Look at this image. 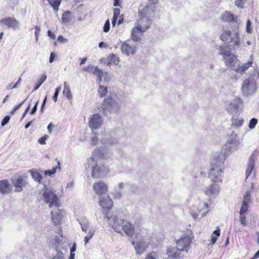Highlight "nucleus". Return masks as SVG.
Returning a JSON list of instances; mask_svg holds the SVG:
<instances>
[{
	"instance_id": "obj_22",
	"label": "nucleus",
	"mask_w": 259,
	"mask_h": 259,
	"mask_svg": "<svg viewBox=\"0 0 259 259\" xmlns=\"http://www.w3.org/2000/svg\"><path fill=\"white\" fill-rule=\"evenodd\" d=\"M122 231H123L128 236L132 237L135 233V227L132 224L124 220V224L122 226Z\"/></svg>"
},
{
	"instance_id": "obj_3",
	"label": "nucleus",
	"mask_w": 259,
	"mask_h": 259,
	"mask_svg": "<svg viewBox=\"0 0 259 259\" xmlns=\"http://www.w3.org/2000/svg\"><path fill=\"white\" fill-rule=\"evenodd\" d=\"M155 10L154 6L147 5L143 10H139V19L137 21L136 25L142 29L143 31H146L148 29L152 24Z\"/></svg>"
},
{
	"instance_id": "obj_16",
	"label": "nucleus",
	"mask_w": 259,
	"mask_h": 259,
	"mask_svg": "<svg viewBox=\"0 0 259 259\" xmlns=\"http://www.w3.org/2000/svg\"><path fill=\"white\" fill-rule=\"evenodd\" d=\"M179 251L177 247L168 246L167 248L166 255L169 259H184V255Z\"/></svg>"
},
{
	"instance_id": "obj_43",
	"label": "nucleus",
	"mask_w": 259,
	"mask_h": 259,
	"mask_svg": "<svg viewBox=\"0 0 259 259\" xmlns=\"http://www.w3.org/2000/svg\"><path fill=\"white\" fill-rule=\"evenodd\" d=\"M246 212H241V209L240 210V218H239V221L240 222V224L243 226H246L247 225V220L246 217L244 215L245 213Z\"/></svg>"
},
{
	"instance_id": "obj_30",
	"label": "nucleus",
	"mask_w": 259,
	"mask_h": 259,
	"mask_svg": "<svg viewBox=\"0 0 259 259\" xmlns=\"http://www.w3.org/2000/svg\"><path fill=\"white\" fill-rule=\"evenodd\" d=\"M224 61L227 66H231L233 69L235 64L237 61V57L233 54H231L228 56H225L224 58Z\"/></svg>"
},
{
	"instance_id": "obj_1",
	"label": "nucleus",
	"mask_w": 259,
	"mask_h": 259,
	"mask_svg": "<svg viewBox=\"0 0 259 259\" xmlns=\"http://www.w3.org/2000/svg\"><path fill=\"white\" fill-rule=\"evenodd\" d=\"M222 19L225 21L234 22L235 24L233 26L232 32L230 30H225L221 35V39L225 43L232 44L233 45L239 47L240 45V38L239 37V23L238 17L229 12H225L222 15Z\"/></svg>"
},
{
	"instance_id": "obj_37",
	"label": "nucleus",
	"mask_w": 259,
	"mask_h": 259,
	"mask_svg": "<svg viewBox=\"0 0 259 259\" xmlns=\"http://www.w3.org/2000/svg\"><path fill=\"white\" fill-rule=\"evenodd\" d=\"M64 96H66L69 100L72 99V96L69 86L66 82H64V89L63 91Z\"/></svg>"
},
{
	"instance_id": "obj_59",
	"label": "nucleus",
	"mask_w": 259,
	"mask_h": 259,
	"mask_svg": "<svg viewBox=\"0 0 259 259\" xmlns=\"http://www.w3.org/2000/svg\"><path fill=\"white\" fill-rule=\"evenodd\" d=\"M49 138L48 136L45 135V136L40 138L38 140V142L41 145H44L46 144V141Z\"/></svg>"
},
{
	"instance_id": "obj_15",
	"label": "nucleus",
	"mask_w": 259,
	"mask_h": 259,
	"mask_svg": "<svg viewBox=\"0 0 259 259\" xmlns=\"http://www.w3.org/2000/svg\"><path fill=\"white\" fill-rule=\"evenodd\" d=\"M108 189V185L104 182L99 181L93 185V190L99 198L106 194Z\"/></svg>"
},
{
	"instance_id": "obj_52",
	"label": "nucleus",
	"mask_w": 259,
	"mask_h": 259,
	"mask_svg": "<svg viewBox=\"0 0 259 259\" xmlns=\"http://www.w3.org/2000/svg\"><path fill=\"white\" fill-rule=\"evenodd\" d=\"M111 195L114 197V198L120 199L122 197V193L119 191L115 190L114 192L111 193Z\"/></svg>"
},
{
	"instance_id": "obj_39",
	"label": "nucleus",
	"mask_w": 259,
	"mask_h": 259,
	"mask_svg": "<svg viewBox=\"0 0 259 259\" xmlns=\"http://www.w3.org/2000/svg\"><path fill=\"white\" fill-rule=\"evenodd\" d=\"M57 169H60V162H58V165L56 166L55 167H53V168L51 170H47L45 171V175L47 176H51L53 174H54L56 172V170Z\"/></svg>"
},
{
	"instance_id": "obj_17",
	"label": "nucleus",
	"mask_w": 259,
	"mask_h": 259,
	"mask_svg": "<svg viewBox=\"0 0 259 259\" xmlns=\"http://www.w3.org/2000/svg\"><path fill=\"white\" fill-rule=\"evenodd\" d=\"M0 23L6 25L8 28H11L14 30L17 29L19 26V22L14 17H7L2 19L0 20Z\"/></svg>"
},
{
	"instance_id": "obj_5",
	"label": "nucleus",
	"mask_w": 259,
	"mask_h": 259,
	"mask_svg": "<svg viewBox=\"0 0 259 259\" xmlns=\"http://www.w3.org/2000/svg\"><path fill=\"white\" fill-rule=\"evenodd\" d=\"M193 238L194 236L192 231L191 230L188 231L187 233L184 234L180 239L176 240L177 248L179 251L188 253Z\"/></svg>"
},
{
	"instance_id": "obj_41",
	"label": "nucleus",
	"mask_w": 259,
	"mask_h": 259,
	"mask_svg": "<svg viewBox=\"0 0 259 259\" xmlns=\"http://www.w3.org/2000/svg\"><path fill=\"white\" fill-rule=\"evenodd\" d=\"M98 138L97 137V134L96 132H94V131H92V134L91 137V143L90 144L92 146H95L98 143Z\"/></svg>"
},
{
	"instance_id": "obj_47",
	"label": "nucleus",
	"mask_w": 259,
	"mask_h": 259,
	"mask_svg": "<svg viewBox=\"0 0 259 259\" xmlns=\"http://www.w3.org/2000/svg\"><path fill=\"white\" fill-rule=\"evenodd\" d=\"M109 59L110 61L115 64V65H117L118 63L119 62V59L118 57H117L114 54H111L109 57Z\"/></svg>"
},
{
	"instance_id": "obj_57",
	"label": "nucleus",
	"mask_w": 259,
	"mask_h": 259,
	"mask_svg": "<svg viewBox=\"0 0 259 259\" xmlns=\"http://www.w3.org/2000/svg\"><path fill=\"white\" fill-rule=\"evenodd\" d=\"M110 30V22L109 20H107L104 25L103 31L105 32H108Z\"/></svg>"
},
{
	"instance_id": "obj_46",
	"label": "nucleus",
	"mask_w": 259,
	"mask_h": 259,
	"mask_svg": "<svg viewBox=\"0 0 259 259\" xmlns=\"http://www.w3.org/2000/svg\"><path fill=\"white\" fill-rule=\"evenodd\" d=\"M95 71V72H94V74L98 76L99 81H101L102 80V78L105 73H104L103 70L100 69L98 67L96 70Z\"/></svg>"
},
{
	"instance_id": "obj_35",
	"label": "nucleus",
	"mask_w": 259,
	"mask_h": 259,
	"mask_svg": "<svg viewBox=\"0 0 259 259\" xmlns=\"http://www.w3.org/2000/svg\"><path fill=\"white\" fill-rule=\"evenodd\" d=\"M145 259H163V257L158 252L152 251L147 255Z\"/></svg>"
},
{
	"instance_id": "obj_50",
	"label": "nucleus",
	"mask_w": 259,
	"mask_h": 259,
	"mask_svg": "<svg viewBox=\"0 0 259 259\" xmlns=\"http://www.w3.org/2000/svg\"><path fill=\"white\" fill-rule=\"evenodd\" d=\"M27 99L24 100L22 102L20 103L17 104L14 108L11 111L10 113L11 114H13L17 110H18L22 106V105L25 103V102L26 101Z\"/></svg>"
},
{
	"instance_id": "obj_2",
	"label": "nucleus",
	"mask_w": 259,
	"mask_h": 259,
	"mask_svg": "<svg viewBox=\"0 0 259 259\" xmlns=\"http://www.w3.org/2000/svg\"><path fill=\"white\" fill-rule=\"evenodd\" d=\"M226 158V152H221L214 157L210 164L208 177L213 183H220L222 181L224 169V162Z\"/></svg>"
},
{
	"instance_id": "obj_6",
	"label": "nucleus",
	"mask_w": 259,
	"mask_h": 259,
	"mask_svg": "<svg viewBox=\"0 0 259 259\" xmlns=\"http://www.w3.org/2000/svg\"><path fill=\"white\" fill-rule=\"evenodd\" d=\"M101 108L104 114L107 112L111 114H116L119 111L120 106L114 99L107 96L102 102Z\"/></svg>"
},
{
	"instance_id": "obj_51",
	"label": "nucleus",
	"mask_w": 259,
	"mask_h": 259,
	"mask_svg": "<svg viewBox=\"0 0 259 259\" xmlns=\"http://www.w3.org/2000/svg\"><path fill=\"white\" fill-rule=\"evenodd\" d=\"M61 90V86H59L56 89L55 94H54V96H53V100L55 102L57 101V98H58V96Z\"/></svg>"
},
{
	"instance_id": "obj_24",
	"label": "nucleus",
	"mask_w": 259,
	"mask_h": 259,
	"mask_svg": "<svg viewBox=\"0 0 259 259\" xmlns=\"http://www.w3.org/2000/svg\"><path fill=\"white\" fill-rule=\"evenodd\" d=\"M256 159V154L255 153H253L251 154L250 157L249 158L246 170V178H247L248 176L250 175L251 171H252L254 166L255 162Z\"/></svg>"
},
{
	"instance_id": "obj_34",
	"label": "nucleus",
	"mask_w": 259,
	"mask_h": 259,
	"mask_svg": "<svg viewBox=\"0 0 259 259\" xmlns=\"http://www.w3.org/2000/svg\"><path fill=\"white\" fill-rule=\"evenodd\" d=\"M33 180L37 182L40 183L42 179L41 174L35 169H31L29 170Z\"/></svg>"
},
{
	"instance_id": "obj_40",
	"label": "nucleus",
	"mask_w": 259,
	"mask_h": 259,
	"mask_svg": "<svg viewBox=\"0 0 259 259\" xmlns=\"http://www.w3.org/2000/svg\"><path fill=\"white\" fill-rule=\"evenodd\" d=\"M71 20L70 17V13L69 11H67L62 15V21L64 23H69Z\"/></svg>"
},
{
	"instance_id": "obj_12",
	"label": "nucleus",
	"mask_w": 259,
	"mask_h": 259,
	"mask_svg": "<svg viewBox=\"0 0 259 259\" xmlns=\"http://www.w3.org/2000/svg\"><path fill=\"white\" fill-rule=\"evenodd\" d=\"M242 104L243 100L239 98H236L230 102L227 107V110L231 114H237L239 108Z\"/></svg>"
},
{
	"instance_id": "obj_63",
	"label": "nucleus",
	"mask_w": 259,
	"mask_h": 259,
	"mask_svg": "<svg viewBox=\"0 0 259 259\" xmlns=\"http://www.w3.org/2000/svg\"><path fill=\"white\" fill-rule=\"evenodd\" d=\"M48 35L49 37H50L52 39H54L56 38L55 34L54 33H53L51 30H48Z\"/></svg>"
},
{
	"instance_id": "obj_7",
	"label": "nucleus",
	"mask_w": 259,
	"mask_h": 259,
	"mask_svg": "<svg viewBox=\"0 0 259 259\" xmlns=\"http://www.w3.org/2000/svg\"><path fill=\"white\" fill-rule=\"evenodd\" d=\"M43 200L45 203L48 204L50 208L53 206L58 208L60 206L58 197L52 189L47 188L46 186L44 187Z\"/></svg>"
},
{
	"instance_id": "obj_28",
	"label": "nucleus",
	"mask_w": 259,
	"mask_h": 259,
	"mask_svg": "<svg viewBox=\"0 0 259 259\" xmlns=\"http://www.w3.org/2000/svg\"><path fill=\"white\" fill-rule=\"evenodd\" d=\"M231 121V126L235 128H238L241 126L244 122L243 119L240 117H239L237 114L233 115Z\"/></svg>"
},
{
	"instance_id": "obj_9",
	"label": "nucleus",
	"mask_w": 259,
	"mask_h": 259,
	"mask_svg": "<svg viewBox=\"0 0 259 259\" xmlns=\"http://www.w3.org/2000/svg\"><path fill=\"white\" fill-rule=\"evenodd\" d=\"M256 83L253 78L249 77L243 80L241 90L245 96H251L254 94L256 92Z\"/></svg>"
},
{
	"instance_id": "obj_54",
	"label": "nucleus",
	"mask_w": 259,
	"mask_h": 259,
	"mask_svg": "<svg viewBox=\"0 0 259 259\" xmlns=\"http://www.w3.org/2000/svg\"><path fill=\"white\" fill-rule=\"evenodd\" d=\"M52 259H64V254L61 251L57 250V254Z\"/></svg>"
},
{
	"instance_id": "obj_62",
	"label": "nucleus",
	"mask_w": 259,
	"mask_h": 259,
	"mask_svg": "<svg viewBox=\"0 0 259 259\" xmlns=\"http://www.w3.org/2000/svg\"><path fill=\"white\" fill-rule=\"evenodd\" d=\"M57 40L58 41H60V42H61L63 43H65L67 41V39L64 38L63 36L61 35H60L58 36Z\"/></svg>"
},
{
	"instance_id": "obj_21",
	"label": "nucleus",
	"mask_w": 259,
	"mask_h": 259,
	"mask_svg": "<svg viewBox=\"0 0 259 259\" xmlns=\"http://www.w3.org/2000/svg\"><path fill=\"white\" fill-rule=\"evenodd\" d=\"M99 199V204L104 209L109 210L112 208L113 201L108 195L106 197H101Z\"/></svg>"
},
{
	"instance_id": "obj_20",
	"label": "nucleus",
	"mask_w": 259,
	"mask_h": 259,
	"mask_svg": "<svg viewBox=\"0 0 259 259\" xmlns=\"http://www.w3.org/2000/svg\"><path fill=\"white\" fill-rule=\"evenodd\" d=\"M132 244L134 245L136 253L138 255L142 254L148 246V243L143 240L133 241Z\"/></svg>"
},
{
	"instance_id": "obj_45",
	"label": "nucleus",
	"mask_w": 259,
	"mask_h": 259,
	"mask_svg": "<svg viewBox=\"0 0 259 259\" xmlns=\"http://www.w3.org/2000/svg\"><path fill=\"white\" fill-rule=\"evenodd\" d=\"M46 78H47V75L46 74H43L41 76V78L39 79L38 83L35 85L33 91H35L37 90L40 87V86L41 85V84L45 81Z\"/></svg>"
},
{
	"instance_id": "obj_64",
	"label": "nucleus",
	"mask_w": 259,
	"mask_h": 259,
	"mask_svg": "<svg viewBox=\"0 0 259 259\" xmlns=\"http://www.w3.org/2000/svg\"><path fill=\"white\" fill-rule=\"evenodd\" d=\"M54 125L53 124H52V123L50 122L49 125H48V132L49 134H51L52 132V129H53V127Z\"/></svg>"
},
{
	"instance_id": "obj_13",
	"label": "nucleus",
	"mask_w": 259,
	"mask_h": 259,
	"mask_svg": "<svg viewBox=\"0 0 259 259\" xmlns=\"http://www.w3.org/2000/svg\"><path fill=\"white\" fill-rule=\"evenodd\" d=\"M253 186L251 184L250 188L247 190L243 195V201L241 206V212H247L249 204L251 202V193L253 192Z\"/></svg>"
},
{
	"instance_id": "obj_26",
	"label": "nucleus",
	"mask_w": 259,
	"mask_h": 259,
	"mask_svg": "<svg viewBox=\"0 0 259 259\" xmlns=\"http://www.w3.org/2000/svg\"><path fill=\"white\" fill-rule=\"evenodd\" d=\"M229 136V138L228 139L227 143L225 146V149H227L229 151H230L232 149L234 148L231 147L230 144H233V145L237 146L238 143H237L236 140L237 135L234 133V132H232L231 134Z\"/></svg>"
},
{
	"instance_id": "obj_49",
	"label": "nucleus",
	"mask_w": 259,
	"mask_h": 259,
	"mask_svg": "<svg viewBox=\"0 0 259 259\" xmlns=\"http://www.w3.org/2000/svg\"><path fill=\"white\" fill-rule=\"evenodd\" d=\"M246 0H235V5L239 8H243Z\"/></svg>"
},
{
	"instance_id": "obj_55",
	"label": "nucleus",
	"mask_w": 259,
	"mask_h": 259,
	"mask_svg": "<svg viewBox=\"0 0 259 259\" xmlns=\"http://www.w3.org/2000/svg\"><path fill=\"white\" fill-rule=\"evenodd\" d=\"M35 41L36 42H38V37L39 36V33L40 31V28L38 26H35Z\"/></svg>"
},
{
	"instance_id": "obj_31",
	"label": "nucleus",
	"mask_w": 259,
	"mask_h": 259,
	"mask_svg": "<svg viewBox=\"0 0 259 259\" xmlns=\"http://www.w3.org/2000/svg\"><path fill=\"white\" fill-rule=\"evenodd\" d=\"M10 191V184L8 180L0 181V192L2 194H8Z\"/></svg>"
},
{
	"instance_id": "obj_60",
	"label": "nucleus",
	"mask_w": 259,
	"mask_h": 259,
	"mask_svg": "<svg viewBox=\"0 0 259 259\" xmlns=\"http://www.w3.org/2000/svg\"><path fill=\"white\" fill-rule=\"evenodd\" d=\"M38 103H39V101H37L36 102L34 107L32 108L31 111H30V114L31 115H33L35 113V112L37 110V105L38 104Z\"/></svg>"
},
{
	"instance_id": "obj_32",
	"label": "nucleus",
	"mask_w": 259,
	"mask_h": 259,
	"mask_svg": "<svg viewBox=\"0 0 259 259\" xmlns=\"http://www.w3.org/2000/svg\"><path fill=\"white\" fill-rule=\"evenodd\" d=\"M78 221L81 226L82 231L87 232L90 224L89 220L85 218H81L78 220Z\"/></svg>"
},
{
	"instance_id": "obj_33",
	"label": "nucleus",
	"mask_w": 259,
	"mask_h": 259,
	"mask_svg": "<svg viewBox=\"0 0 259 259\" xmlns=\"http://www.w3.org/2000/svg\"><path fill=\"white\" fill-rule=\"evenodd\" d=\"M231 48L229 46H221L219 48V54L223 55V57L231 54Z\"/></svg>"
},
{
	"instance_id": "obj_27",
	"label": "nucleus",
	"mask_w": 259,
	"mask_h": 259,
	"mask_svg": "<svg viewBox=\"0 0 259 259\" xmlns=\"http://www.w3.org/2000/svg\"><path fill=\"white\" fill-rule=\"evenodd\" d=\"M252 56H250V60L247 63H244L241 66L238 65L233 67V70L238 73H241L245 71L252 64Z\"/></svg>"
},
{
	"instance_id": "obj_25",
	"label": "nucleus",
	"mask_w": 259,
	"mask_h": 259,
	"mask_svg": "<svg viewBox=\"0 0 259 259\" xmlns=\"http://www.w3.org/2000/svg\"><path fill=\"white\" fill-rule=\"evenodd\" d=\"M63 212V211L62 210L59 209H57L56 210L51 212L52 220L55 226L60 224Z\"/></svg>"
},
{
	"instance_id": "obj_38",
	"label": "nucleus",
	"mask_w": 259,
	"mask_h": 259,
	"mask_svg": "<svg viewBox=\"0 0 259 259\" xmlns=\"http://www.w3.org/2000/svg\"><path fill=\"white\" fill-rule=\"evenodd\" d=\"M49 4L53 8L55 12L59 10V6L61 4V0H48Z\"/></svg>"
},
{
	"instance_id": "obj_18",
	"label": "nucleus",
	"mask_w": 259,
	"mask_h": 259,
	"mask_svg": "<svg viewBox=\"0 0 259 259\" xmlns=\"http://www.w3.org/2000/svg\"><path fill=\"white\" fill-rule=\"evenodd\" d=\"M111 155L112 153L109 150L103 147L96 149L93 153V156L99 159H107Z\"/></svg>"
},
{
	"instance_id": "obj_61",
	"label": "nucleus",
	"mask_w": 259,
	"mask_h": 259,
	"mask_svg": "<svg viewBox=\"0 0 259 259\" xmlns=\"http://www.w3.org/2000/svg\"><path fill=\"white\" fill-rule=\"evenodd\" d=\"M120 14V10L118 8H115L114 9L113 17L118 18Z\"/></svg>"
},
{
	"instance_id": "obj_58",
	"label": "nucleus",
	"mask_w": 259,
	"mask_h": 259,
	"mask_svg": "<svg viewBox=\"0 0 259 259\" xmlns=\"http://www.w3.org/2000/svg\"><path fill=\"white\" fill-rule=\"evenodd\" d=\"M10 119V117L9 115L6 116L3 118V119L2 121V123H1L2 126H4L6 124H7L9 122Z\"/></svg>"
},
{
	"instance_id": "obj_56",
	"label": "nucleus",
	"mask_w": 259,
	"mask_h": 259,
	"mask_svg": "<svg viewBox=\"0 0 259 259\" xmlns=\"http://www.w3.org/2000/svg\"><path fill=\"white\" fill-rule=\"evenodd\" d=\"M251 21L249 20H248L246 22V32L248 33H251L252 32V29L251 27Z\"/></svg>"
},
{
	"instance_id": "obj_42",
	"label": "nucleus",
	"mask_w": 259,
	"mask_h": 259,
	"mask_svg": "<svg viewBox=\"0 0 259 259\" xmlns=\"http://www.w3.org/2000/svg\"><path fill=\"white\" fill-rule=\"evenodd\" d=\"M98 93L101 97H105L107 93V88L103 85H100Z\"/></svg>"
},
{
	"instance_id": "obj_11",
	"label": "nucleus",
	"mask_w": 259,
	"mask_h": 259,
	"mask_svg": "<svg viewBox=\"0 0 259 259\" xmlns=\"http://www.w3.org/2000/svg\"><path fill=\"white\" fill-rule=\"evenodd\" d=\"M121 52L127 56L134 55L137 50V47L130 40L123 42L120 47Z\"/></svg>"
},
{
	"instance_id": "obj_48",
	"label": "nucleus",
	"mask_w": 259,
	"mask_h": 259,
	"mask_svg": "<svg viewBox=\"0 0 259 259\" xmlns=\"http://www.w3.org/2000/svg\"><path fill=\"white\" fill-rule=\"evenodd\" d=\"M257 119L255 118H252L249 121V125H248L249 128L251 130L254 128L255 127L256 124H257Z\"/></svg>"
},
{
	"instance_id": "obj_8",
	"label": "nucleus",
	"mask_w": 259,
	"mask_h": 259,
	"mask_svg": "<svg viewBox=\"0 0 259 259\" xmlns=\"http://www.w3.org/2000/svg\"><path fill=\"white\" fill-rule=\"evenodd\" d=\"M105 217L108 219L109 226L116 232L121 234L124 220L118 218L116 215H111L110 212H106Z\"/></svg>"
},
{
	"instance_id": "obj_14",
	"label": "nucleus",
	"mask_w": 259,
	"mask_h": 259,
	"mask_svg": "<svg viewBox=\"0 0 259 259\" xmlns=\"http://www.w3.org/2000/svg\"><path fill=\"white\" fill-rule=\"evenodd\" d=\"M102 123V118L99 114H94L89 118V126L92 129V131L99 128Z\"/></svg>"
},
{
	"instance_id": "obj_29",
	"label": "nucleus",
	"mask_w": 259,
	"mask_h": 259,
	"mask_svg": "<svg viewBox=\"0 0 259 259\" xmlns=\"http://www.w3.org/2000/svg\"><path fill=\"white\" fill-rule=\"evenodd\" d=\"M220 191V188L217 185H211L208 187L205 193L209 196H216L218 195Z\"/></svg>"
},
{
	"instance_id": "obj_19",
	"label": "nucleus",
	"mask_w": 259,
	"mask_h": 259,
	"mask_svg": "<svg viewBox=\"0 0 259 259\" xmlns=\"http://www.w3.org/2000/svg\"><path fill=\"white\" fill-rule=\"evenodd\" d=\"M11 182L13 186L15 187V192H21L23 190V188L27 184L21 176L13 178L11 180Z\"/></svg>"
},
{
	"instance_id": "obj_36",
	"label": "nucleus",
	"mask_w": 259,
	"mask_h": 259,
	"mask_svg": "<svg viewBox=\"0 0 259 259\" xmlns=\"http://www.w3.org/2000/svg\"><path fill=\"white\" fill-rule=\"evenodd\" d=\"M96 231V229L94 227H92L90 229L87 235L85 236L84 238L85 245H86V244L89 242V240L93 237Z\"/></svg>"
},
{
	"instance_id": "obj_4",
	"label": "nucleus",
	"mask_w": 259,
	"mask_h": 259,
	"mask_svg": "<svg viewBox=\"0 0 259 259\" xmlns=\"http://www.w3.org/2000/svg\"><path fill=\"white\" fill-rule=\"evenodd\" d=\"M88 167L91 168V175L94 179L100 178L105 177L109 171L108 165L98 164L95 159L91 157L88 159Z\"/></svg>"
},
{
	"instance_id": "obj_23",
	"label": "nucleus",
	"mask_w": 259,
	"mask_h": 259,
	"mask_svg": "<svg viewBox=\"0 0 259 259\" xmlns=\"http://www.w3.org/2000/svg\"><path fill=\"white\" fill-rule=\"evenodd\" d=\"M145 32L143 31L142 29L138 27L136 25L132 29L131 32L132 39L133 41H139L141 39V36L143 32Z\"/></svg>"
},
{
	"instance_id": "obj_10",
	"label": "nucleus",
	"mask_w": 259,
	"mask_h": 259,
	"mask_svg": "<svg viewBox=\"0 0 259 259\" xmlns=\"http://www.w3.org/2000/svg\"><path fill=\"white\" fill-rule=\"evenodd\" d=\"M196 208H197L196 210L193 209L191 212V215L194 220L204 217L209 211V206L204 202H202Z\"/></svg>"
},
{
	"instance_id": "obj_44",
	"label": "nucleus",
	"mask_w": 259,
	"mask_h": 259,
	"mask_svg": "<svg viewBox=\"0 0 259 259\" xmlns=\"http://www.w3.org/2000/svg\"><path fill=\"white\" fill-rule=\"evenodd\" d=\"M97 66H94L92 65H90L87 66V67H85L83 68V70L84 71L89 72V73H92L94 74L95 71L97 69Z\"/></svg>"
},
{
	"instance_id": "obj_53",
	"label": "nucleus",
	"mask_w": 259,
	"mask_h": 259,
	"mask_svg": "<svg viewBox=\"0 0 259 259\" xmlns=\"http://www.w3.org/2000/svg\"><path fill=\"white\" fill-rule=\"evenodd\" d=\"M101 142L102 143V144H105V145H107V144L113 145V144H116L117 143V141L115 139H108L106 141H104L103 140H101Z\"/></svg>"
}]
</instances>
